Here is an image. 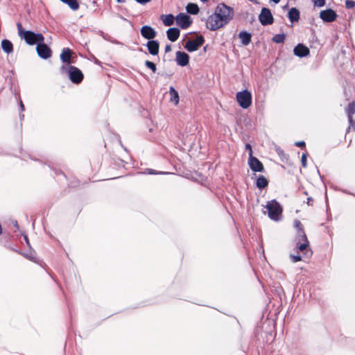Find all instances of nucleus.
<instances>
[{
	"label": "nucleus",
	"mask_w": 355,
	"mask_h": 355,
	"mask_svg": "<svg viewBox=\"0 0 355 355\" xmlns=\"http://www.w3.org/2000/svg\"><path fill=\"white\" fill-rule=\"evenodd\" d=\"M60 72L67 73L69 78L74 84L80 83L84 78L83 72L78 68L72 65L62 64L60 67Z\"/></svg>",
	"instance_id": "nucleus-3"
},
{
	"label": "nucleus",
	"mask_w": 355,
	"mask_h": 355,
	"mask_svg": "<svg viewBox=\"0 0 355 355\" xmlns=\"http://www.w3.org/2000/svg\"><path fill=\"white\" fill-rule=\"evenodd\" d=\"M251 34L246 31H241L239 34V37L241 39V43L244 46H247L250 44L251 41Z\"/></svg>",
	"instance_id": "nucleus-22"
},
{
	"label": "nucleus",
	"mask_w": 355,
	"mask_h": 355,
	"mask_svg": "<svg viewBox=\"0 0 355 355\" xmlns=\"http://www.w3.org/2000/svg\"><path fill=\"white\" fill-rule=\"evenodd\" d=\"M288 17L292 23L298 21L300 19V11L296 8H292L288 11Z\"/></svg>",
	"instance_id": "nucleus-20"
},
{
	"label": "nucleus",
	"mask_w": 355,
	"mask_h": 355,
	"mask_svg": "<svg viewBox=\"0 0 355 355\" xmlns=\"http://www.w3.org/2000/svg\"><path fill=\"white\" fill-rule=\"evenodd\" d=\"M3 51L7 54H10L13 51V45L8 40H3L1 43Z\"/></svg>",
	"instance_id": "nucleus-21"
},
{
	"label": "nucleus",
	"mask_w": 355,
	"mask_h": 355,
	"mask_svg": "<svg viewBox=\"0 0 355 355\" xmlns=\"http://www.w3.org/2000/svg\"><path fill=\"white\" fill-rule=\"evenodd\" d=\"M12 223H13V225H14L16 228H18V224H17V221H14Z\"/></svg>",
	"instance_id": "nucleus-44"
},
{
	"label": "nucleus",
	"mask_w": 355,
	"mask_h": 355,
	"mask_svg": "<svg viewBox=\"0 0 355 355\" xmlns=\"http://www.w3.org/2000/svg\"><path fill=\"white\" fill-rule=\"evenodd\" d=\"M141 36L148 41L153 40L157 35V33L153 28L150 26H143L140 30Z\"/></svg>",
	"instance_id": "nucleus-11"
},
{
	"label": "nucleus",
	"mask_w": 355,
	"mask_h": 355,
	"mask_svg": "<svg viewBox=\"0 0 355 355\" xmlns=\"http://www.w3.org/2000/svg\"><path fill=\"white\" fill-rule=\"evenodd\" d=\"M276 152L280 157H283L285 156L284 150L279 147L276 148Z\"/></svg>",
	"instance_id": "nucleus-36"
},
{
	"label": "nucleus",
	"mask_w": 355,
	"mask_h": 355,
	"mask_svg": "<svg viewBox=\"0 0 355 355\" xmlns=\"http://www.w3.org/2000/svg\"><path fill=\"white\" fill-rule=\"evenodd\" d=\"M345 6L348 9L353 8L355 6V1L353 0H347L345 1Z\"/></svg>",
	"instance_id": "nucleus-34"
},
{
	"label": "nucleus",
	"mask_w": 355,
	"mask_h": 355,
	"mask_svg": "<svg viewBox=\"0 0 355 355\" xmlns=\"http://www.w3.org/2000/svg\"><path fill=\"white\" fill-rule=\"evenodd\" d=\"M236 98L239 105L243 109H247L252 103V94L247 89L237 92Z\"/></svg>",
	"instance_id": "nucleus-5"
},
{
	"label": "nucleus",
	"mask_w": 355,
	"mask_h": 355,
	"mask_svg": "<svg viewBox=\"0 0 355 355\" xmlns=\"http://www.w3.org/2000/svg\"><path fill=\"white\" fill-rule=\"evenodd\" d=\"M146 46L150 54L157 55L159 53V44L157 40L148 41Z\"/></svg>",
	"instance_id": "nucleus-15"
},
{
	"label": "nucleus",
	"mask_w": 355,
	"mask_h": 355,
	"mask_svg": "<svg viewBox=\"0 0 355 355\" xmlns=\"http://www.w3.org/2000/svg\"><path fill=\"white\" fill-rule=\"evenodd\" d=\"M245 149L249 151V155H252V146H251V145L250 144H245Z\"/></svg>",
	"instance_id": "nucleus-39"
},
{
	"label": "nucleus",
	"mask_w": 355,
	"mask_h": 355,
	"mask_svg": "<svg viewBox=\"0 0 355 355\" xmlns=\"http://www.w3.org/2000/svg\"><path fill=\"white\" fill-rule=\"evenodd\" d=\"M71 54L72 51L69 48H64L60 54V60L64 63V64L70 65L71 60Z\"/></svg>",
	"instance_id": "nucleus-16"
},
{
	"label": "nucleus",
	"mask_w": 355,
	"mask_h": 355,
	"mask_svg": "<svg viewBox=\"0 0 355 355\" xmlns=\"http://www.w3.org/2000/svg\"><path fill=\"white\" fill-rule=\"evenodd\" d=\"M169 94L171 96V101L177 105L179 102V94L178 92L173 87H171L169 89Z\"/></svg>",
	"instance_id": "nucleus-26"
},
{
	"label": "nucleus",
	"mask_w": 355,
	"mask_h": 355,
	"mask_svg": "<svg viewBox=\"0 0 355 355\" xmlns=\"http://www.w3.org/2000/svg\"><path fill=\"white\" fill-rule=\"evenodd\" d=\"M36 51L38 56L44 60L49 59L52 55L51 49L44 42L37 44Z\"/></svg>",
	"instance_id": "nucleus-7"
},
{
	"label": "nucleus",
	"mask_w": 355,
	"mask_h": 355,
	"mask_svg": "<svg viewBox=\"0 0 355 355\" xmlns=\"http://www.w3.org/2000/svg\"><path fill=\"white\" fill-rule=\"evenodd\" d=\"M291 258L293 262H294V263L300 261L302 259L301 257L299 255H291Z\"/></svg>",
	"instance_id": "nucleus-37"
},
{
	"label": "nucleus",
	"mask_w": 355,
	"mask_h": 355,
	"mask_svg": "<svg viewBox=\"0 0 355 355\" xmlns=\"http://www.w3.org/2000/svg\"><path fill=\"white\" fill-rule=\"evenodd\" d=\"M233 17V9L225 3H220L216 8L214 13L208 17L207 27L213 31L218 30L227 24Z\"/></svg>",
	"instance_id": "nucleus-1"
},
{
	"label": "nucleus",
	"mask_w": 355,
	"mask_h": 355,
	"mask_svg": "<svg viewBox=\"0 0 355 355\" xmlns=\"http://www.w3.org/2000/svg\"><path fill=\"white\" fill-rule=\"evenodd\" d=\"M20 107H21L22 110L24 109V105H23L21 101L20 102Z\"/></svg>",
	"instance_id": "nucleus-45"
},
{
	"label": "nucleus",
	"mask_w": 355,
	"mask_h": 355,
	"mask_svg": "<svg viewBox=\"0 0 355 355\" xmlns=\"http://www.w3.org/2000/svg\"><path fill=\"white\" fill-rule=\"evenodd\" d=\"M177 24L182 29L187 28L191 24L190 17L185 13H180L175 17Z\"/></svg>",
	"instance_id": "nucleus-9"
},
{
	"label": "nucleus",
	"mask_w": 355,
	"mask_h": 355,
	"mask_svg": "<svg viewBox=\"0 0 355 355\" xmlns=\"http://www.w3.org/2000/svg\"><path fill=\"white\" fill-rule=\"evenodd\" d=\"M260 23L263 25H270L273 23L274 19L269 8H263L259 16Z\"/></svg>",
	"instance_id": "nucleus-8"
},
{
	"label": "nucleus",
	"mask_w": 355,
	"mask_h": 355,
	"mask_svg": "<svg viewBox=\"0 0 355 355\" xmlns=\"http://www.w3.org/2000/svg\"><path fill=\"white\" fill-rule=\"evenodd\" d=\"M204 37L200 35L198 36L194 40H189L185 45L184 48L189 52L197 51L204 43Z\"/></svg>",
	"instance_id": "nucleus-6"
},
{
	"label": "nucleus",
	"mask_w": 355,
	"mask_h": 355,
	"mask_svg": "<svg viewBox=\"0 0 355 355\" xmlns=\"http://www.w3.org/2000/svg\"><path fill=\"white\" fill-rule=\"evenodd\" d=\"M285 38L286 36L284 34H277L273 37L272 41L275 42V43L279 44L284 42Z\"/></svg>",
	"instance_id": "nucleus-29"
},
{
	"label": "nucleus",
	"mask_w": 355,
	"mask_h": 355,
	"mask_svg": "<svg viewBox=\"0 0 355 355\" xmlns=\"http://www.w3.org/2000/svg\"><path fill=\"white\" fill-rule=\"evenodd\" d=\"M304 243L300 244L298 247V250L301 252H303L304 250H305L307 247L309 246V241H308V239H306V241H304Z\"/></svg>",
	"instance_id": "nucleus-33"
},
{
	"label": "nucleus",
	"mask_w": 355,
	"mask_h": 355,
	"mask_svg": "<svg viewBox=\"0 0 355 355\" xmlns=\"http://www.w3.org/2000/svg\"><path fill=\"white\" fill-rule=\"evenodd\" d=\"M187 12L191 15H196L199 12V8L197 4L189 3L186 7Z\"/></svg>",
	"instance_id": "nucleus-25"
},
{
	"label": "nucleus",
	"mask_w": 355,
	"mask_h": 355,
	"mask_svg": "<svg viewBox=\"0 0 355 355\" xmlns=\"http://www.w3.org/2000/svg\"><path fill=\"white\" fill-rule=\"evenodd\" d=\"M312 2L315 6L323 7L325 5V0H312Z\"/></svg>",
	"instance_id": "nucleus-31"
},
{
	"label": "nucleus",
	"mask_w": 355,
	"mask_h": 355,
	"mask_svg": "<svg viewBox=\"0 0 355 355\" xmlns=\"http://www.w3.org/2000/svg\"><path fill=\"white\" fill-rule=\"evenodd\" d=\"M256 184L259 189H262L268 186V181L263 175H259L257 180Z\"/></svg>",
	"instance_id": "nucleus-24"
},
{
	"label": "nucleus",
	"mask_w": 355,
	"mask_h": 355,
	"mask_svg": "<svg viewBox=\"0 0 355 355\" xmlns=\"http://www.w3.org/2000/svg\"><path fill=\"white\" fill-rule=\"evenodd\" d=\"M248 164L252 171L255 172H262L264 170L263 164L252 155H250Z\"/></svg>",
	"instance_id": "nucleus-12"
},
{
	"label": "nucleus",
	"mask_w": 355,
	"mask_h": 355,
	"mask_svg": "<svg viewBox=\"0 0 355 355\" xmlns=\"http://www.w3.org/2000/svg\"><path fill=\"white\" fill-rule=\"evenodd\" d=\"M18 35L24 39L28 45H35L44 41V37L42 33H35L31 31H26L22 27L21 23L17 24Z\"/></svg>",
	"instance_id": "nucleus-2"
},
{
	"label": "nucleus",
	"mask_w": 355,
	"mask_h": 355,
	"mask_svg": "<svg viewBox=\"0 0 355 355\" xmlns=\"http://www.w3.org/2000/svg\"><path fill=\"white\" fill-rule=\"evenodd\" d=\"M145 65H146V67H148V69L152 70L153 72L155 73L156 71V69H157L156 65L153 62H150L149 60H146L145 62Z\"/></svg>",
	"instance_id": "nucleus-30"
},
{
	"label": "nucleus",
	"mask_w": 355,
	"mask_h": 355,
	"mask_svg": "<svg viewBox=\"0 0 355 355\" xmlns=\"http://www.w3.org/2000/svg\"><path fill=\"white\" fill-rule=\"evenodd\" d=\"M294 227L297 230L299 241H306V236L303 230L302 225L298 220H294Z\"/></svg>",
	"instance_id": "nucleus-19"
},
{
	"label": "nucleus",
	"mask_w": 355,
	"mask_h": 355,
	"mask_svg": "<svg viewBox=\"0 0 355 355\" xmlns=\"http://www.w3.org/2000/svg\"><path fill=\"white\" fill-rule=\"evenodd\" d=\"M347 115L350 125H352L355 130V101L349 104Z\"/></svg>",
	"instance_id": "nucleus-17"
},
{
	"label": "nucleus",
	"mask_w": 355,
	"mask_h": 355,
	"mask_svg": "<svg viewBox=\"0 0 355 355\" xmlns=\"http://www.w3.org/2000/svg\"><path fill=\"white\" fill-rule=\"evenodd\" d=\"M311 200H312V198H307V202H306V203H307L309 205H310V202H311Z\"/></svg>",
	"instance_id": "nucleus-43"
},
{
	"label": "nucleus",
	"mask_w": 355,
	"mask_h": 355,
	"mask_svg": "<svg viewBox=\"0 0 355 355\" xmlns=\"http://www.w3.org/2000/svg\"><path fill=\"white\" fill-rule=\"evenodd\" d=\"M175 17L172 14H168L162 16L163 24L166 26H170L173 24Z\"/></svg>",
	"instance_id": "nucleus-23"
},
{
	"label": "nucleus",
	"mask_w": 355,
	"mask_h": 355,
	"mask_svg": "<svg viewBox=\"0 0 355 355\" xmlns=\"http://www.w3.org/2000/svg\"><path fill=\"white\" fill-rule=\"evenodd\" d=\"M295 145L297 147L304 148L305 146V142L303 141H296Z\"/></svg>",
	"instance_id": "nucleus-38"
},
{
	"label": "nucleus",
	"mask_w": 355,
	"mask_h": 355,
	"mask_svg": "<svg viewBox=\"0 0 355 355\" xmlns=\"http://www.w3.org/2000/svg\"><path fill=\"white\" fill-rule=\"evenodd\" d=\"M23 236H24V241L26 242V243L27 244V245L31 248V244H30V242H29V240L28 239V236L26 234H23Z\"/></svg>",
	"instance_id": "nucleus-40"
},
{
	"label": "nucleus",
	"mask_w": 355,
	"mask_h": 355,
	"mask_svg": "<svg viewBox=\"0 0 355 355\" xmlns=\"http://www.w3.org/2000/svg\"><path fill=\"white\" fill-rule=\"evenodd\" d=\"M137 3H141V4H145L149 1H150L151 0H135Z\"/></svg>",
	"instance_id": "nucleus-41"
},
{
	"label": "nucleus",
	"mask_w": 355,
	"mask_h": 355,
	"mask_svg": "<svg viewBox=\"0 0 355 355\" xmlns=\"http://www.w3.org/2000/svg\"><path fill=\"white\" fill-rule=\"evenodd\" d=\"M171 51V45H166V46H165V52H166V53H168V52H169V51Z\"/></svg>",
	"instance_id": "nucleus-42"
},
{
	"label": "nucleus",
	"mask_w": 355,
	"mask_h": 355,
	"mask_svg": "<svg viewBox=\"0 0 355 355\" xmlns=\"http://www.w3.org/2000/svg\"><path fill=\"white\" fill-rule=\"evenodd\" d=\"M175 55V60L178 65L185 67L189 64V56L187 53L179 51L176 52Z\"/></svg>",
	"instance_id": "nucleus-13"
},
{
	"label": "nucleus",
	"mask_w": 355,
	"mask_h": 355,
	"mask_svg": "<svg viewBox=\"0 0 355 355\" xmlns=\"http://www.w3.org/2000/svg\"><path fill=\"white\" fill-rule=\"evenodd\" d=\"M15 251L17 252H18L17 250H15ZM19 253L21 254L22 256H24V257H26V259H28L30 261H35V260H36V257H35L34 251H30L28 253L19 252Z\"/></svg>",
	"instance_id": "nucleus-28"
},
{
	"label": "nucleus",
	"mask_w": 355,
	"mask_h": 355,
	"mask_svg": "<svg viewBox=\"0 0 355 355\" xmlns=\"http://www.w3.org/2000/svg\"><path fill=\"white\" fill-rule=\"evenodd\" d=\"M294 55L300 57V58H304L307 56L310 51L307 46L302 44H298L293 49Z\"/></svg>",
	"instance_id": "nucleus-14"
},
{
	"label": "nucleus",
	"mask_w": 355,
	"mask_h": 355,
	"mask_svg": "<svg viewBox=\"0 0 355 355\" xmlns=\"http://www.w3.org/2000/svg\"><path fill=\"white\" fill-rule=\"evenodd\" d=\"M320 17L324 22H332L336 20L337 14L334 10L329 8L320 11Z\"/></svg>",
	"instance_id": "nucleus-10"
},
{
	"label": "nucleus",
	"mask_w": 355,
	"mask_h": 355,
	"mask_svg": "<svg viewBox=\"0 0 355 355\" xmlns=\"http://www.w3.org/2000/svg\"><path fill=\"white\" fill-rule=\"evenodd\" d=\"M144 173H148V174H150V175H157V174H168V173L167 172H162V171H156L153 169H150V168H148L146 170V172H145Z\"/></svg>",
	"instance_id": "nucleus-32"
},
{
	"label": "nucleus",
	"mask_w": 355,
	"mask_h": 355,
	"mask_svg": "<svg viewBox=\"0 0 355 355\" xmlns=\"http://www.w3.org/2000/svg\"><path fill=\"white\" fill-rule=\"evenodd\" d=\"M118 3H124L125 2V0H116Z\"/></svg>",
	"instance_id": "nucleus-46"
},
{
	"label": "nucleus",
	"mask_w": 355,
	"mask_h": 355,
	"mask_svg": "<svg viewBox=\"0 0 355 355\" xmlns=\"http://www.w3.org/2000/svg\"><path fill=\"white\" fill-rule=\"evenodd\" d=\"M264 207L266 209L268 216L271 220L274 221L281 220L283 209L279 202L275 199L269 200Z\"/></svg>",
	"instance_id": "nucleus-4"
},
{
	"label": "nucleus",
	"mask_w": 355,
	"mask_h": 355,
	"mask_svg": "<svg viewBox=\"0 0 355 355\" xmlns=\"http://www.w3.org/2000/svg\"><path fill=\"white\" fill-rule=\"evenodd\" d=\"M203 2L207 1L208 0H201Z\"/></svg>",
	"instance_id": "nucleus-47"
},
{
	"label": "nucleus",
	"mask_w": 355,
	"mask_h": 355,
	"mask_svg": "<svg viewBox=\"0 0 355 355\" xmlns=\"http://www.w3.org/2000/svg\"><path fill=\"white\" fill-rule=\"evenodd\" d=\"M306 159H307V155L306 153H303L302 155L301 162H302V165L304 168H306L307 166Z\"/></svg>",
	"instance_id": "nucleus-35"
},
{
	"label": "nucleus",
	"mask_w": 355,
	"mask_h": 355,
	"mask_svg": "<svg viewBox=\"0 0 355 355\" xmlns=\"http://www.w3.org/2000/svg\"><path fill=\"white\" fill-rule=\"evenodd\" d=\"M62 2L67 4L69 7L73 10H76L79 8V4L77 0H60Z\"/></svg>",
	"instance_id": "nucleus-27"
},
{
	"label": "nucleus",
	"mask_w": 355,
	"mask_h": 355,
	"mask_svg": "<svg viewBox=\"0 0 355 355\" xmlns=\"http://www.w3.org/2000/svg\"><path fill=\"white\" fill-rule=\"evenodd\" d=\"M180 31L178 28H170L166 31L167 38L171 42H175L180 37Z\"/></svg>",
	"instance_id": "nucleus-18"
}]
</instances>
